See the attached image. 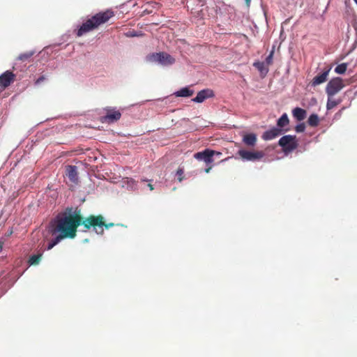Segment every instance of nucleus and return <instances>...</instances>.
<instances>
[{
  "label": "nucleus",
  "instance_id": "nucleus-16",
  "mask_svg": "<svg viewBox=\"0 0 357 357\" xmlns=\"http://www.w3.org/2000/svg\"><path fill=\"white\" fill-rule=\"evenodd\" d=\"M243 142L247 146H253L257 142L256 135L253 133L247 134L243 136Z\"/></svg>",
  "mask_w": 357,
  "mask_h": 357
},
{
  "label": "nucleus",
  "instance_id": "nucleus-2",
  "mask_svg": "<svg viewBox=\"0 0 357 357\" xmlns=\"http://www.w3.org/2000/svg\"><path fill=\"white\" fill-rule=\"evenodd\" d=\"M114 16L111 10L100 12L86 20L77 29V36L80 37L84 34L98 29L102 24L107 22Z\"/></svg>",
  "mask_w": 357,
  "mask_h": 357
},
{
  "label": "nucleus",
  "instance_id": "nucleus-14",
  "mask_svg": "<svg viewBox=\"0 0 357 357\" xmlns=\"http://www.w3.org/2000/svg\"><path fill=\"white\" fill-rule=\"evenodd\" d=\"M66 175L73 183H77L78 181L77 170L75 166L68 165L66 167Z\"/></svg>",
  "mask_w": 357,
  "mask_h": 357
},
{
  "label": "nucleus",
  "instance_id": "nucleus-1",
  "mask_svg": "<svg viewBox=\"0 0 357 357\" xmlns=\"http://www.w3.org/2000/svg\"><path fill=\"white\" fill-rule=\"evenodd\" d=\"M82 224L80 210H75L68 207L59 213L55 218L52 225V235L58 234L48 244L47 250H51L63 239L74 238L76 236L77 228Z\"/></svg>",
  "mask_w": 357,
  "mask_h": 357
},
{
  "label": "nucleus",
  "instance_id": "nucleus-10",
  "mask_svg": "<svg viewBox=\"0 0 357 357\" xmlns=\"http://www.w3.org/2000/svg\"><path fill=\"white\" fill-rule=\"evenodd\" d=\"M214 151L206 149L202 151L195 153L194 158L198 160H203L207 165H211L213 161Z\"/></svg>",
  "mask_w": 357,
  "mask_h": 357
},
{
  "label": "nucleus",
  "instance_id": "nucleus-23",
  "mask_svg": "<svg viewBox=\"0 0 357 357\" xmlns=\"http://www.w3.org/2000/svg\"><path fill=\"white\" fill-rule=\"evenodd\" d=\"M347 69V63H342L341 64L337 65L335 68V72L337 74H344Z\"/></svg>",
  "mask_w": 357,
  "mask_h": 357
},
{
  "label": "nucleus",
  "instance_id": "nucleus-5",
  "mask_svg": "<svg viewBox=\"0 0 357 357\" xmlns=\"http://www.w3.org/2000/svg\"><path fill=\"white\" fill-rule=\"evenodd\" d=\"M344 87L343 79L337 77L331 79L326 86V93L328 96H334Z\"/></svg>",
  "mask_w": 357,
  "mask_h": 357
},
{
  "label": "nucleus",
  "instance_id": "nucleus-4",
  "mask_svg": "<svg viewBox=\"0 0 357 357\" xmlns=\"http://www.w3.org/2000/svg\"><path fill=\"white\" fill-rule=\"evenodd\" d=\"M278 144L282 148V150L285 153L293 151L298 145L296 137L295 135H290L282 137L278 142Z\"/></svg>",
  "mask_w": 357,
  "mask_h": 357
},
{
  "label": "nucleus",
  "instance_id": "nucleus-34",
  "mask_svg": "<svg viewBox=\"0 0 357 357\" xmlns=\"http://www.w3.org/2000/svg\"><path fill=\"white\" fill-rule=\"evenodd\" d=\"M2 250V246L0 245V252Z\"/></svg>",
  "mask_w": 357,
  "mask_h": 357
},
{
  "label": "nucleus",
  "instance_id": "nucleus-8",
  "mask_svg": "<svg viewBox=\"0 0 357 357\" xmlns=\"http://www.w3.org/2000/svg\"><path fill=\"white\" fill-rule=\"evenodd\" d=\"M16 75L10 70H6L0 75V93L15 80Z\"/></svg>",
  "mask_w": 357,
  "mask_h": 357
},
{
  "label": "nucleus",
  "instance_id": "nucleus-22",
  "mask_svg": "<svg viewBox=\"0 0 357 357\" xmlns=\"http://www.w3.org/2000/svg\"><path fill=\"white\" fill-rule=\"evenodd\" d=\"M42 257V254L33 255L30 257L29 263L30 265H37L39 264Z\"/></svg>",
  "mask_w": 357,
  "mask_h": 357
},
{
  "label": "nucleus",
  "instance_id": "nucleus-15",
  "mask_svg": "<svg viewBox=\"0 0 357 357\" xmlns=\"http://www.w3.org/2000/svg\"><path fill=\"white\" fill-rule=\"evenodd\" d=\"M293 116L298 121H301L306 118L307 112L301 107H296L292 110Z\"/></svg>",
  "mask_w": 357,
  "mask_h": 357
},
{
  "label": "nucleus",
  "instance_id": "nucleus-27",
  "mask_svg": "<svg viewBox=\"0 0 357 357\" xmlns=\"http://www.w3.org/2000/svg\"><path fill=\"white\" fill-rule=\"evenodd\" d=\"M274 52L271 51L269 55L266 59V63L267 66L271 65L273 63V57Z\"/></svg>",
  "mask_w": 357,
  "mask_h": 357
},
{
  "label": "nucleus",
  "instance_id": "nucleus-3",
  "mask_svg": "<svg viewBox=\"0 0 357 357\" xmlns=\"http://www.w3.org/2000/svg\"><path fill=\"white\" fill-rule=\"evenodd\" d=\"M85 231L93 230L98 235H103L104 228L108 229L115 225L114 223L110 222L107 223L105 218L102 215H90L86 218L82 216V224Z\"/></svg>",
  "mask_w": 357,
  "mask_h": 357
},
{
  "label": "nucleus",
  "instance_id": "nucleus-35",
  "mask_svg": "<svg viewBox=\"0 0 357 357\" xmlns=\"http://www.w3.org/2000/svg\"><path fill=\"white\" fill-rule=\"evenodd\" d=\"M147 180L146 179H143L142 181L144 182V181H146Z\"/></svg>",
  "mask_w": 357,
  "mask_h": 357
},
{
  "label": "nucleus",
  "instance_id": "nucleus-7",
  "mask_svg": "<svg viewBox=\"0 0 357 357\" xmlns=\"http://www.w3.org/2000/svg\"><path fill=\"white\" fill-rule=\"evenodd\" d=\"M150 60L158 62L162 65H171L174 63V59L167 53L159 52L150 56Z\"/></svg>",
  "mask_w": 357,
  "mask_h": 357
},
{
  "label": "nucleus",
  "instance_id": "nucleus-13",
  "mask_svg": "<svg viewBox=\"0 0 357 357\" xmlns=\"http://www.w3.org/2000/svg\"><path fill=\"white\" fill-rule=\"evenodd\" d=\"M282 130L273 127L268 130L264 132L262 135V139L264 140H271L282 134Z\"/></svg>",
  "mask_w": 357,
  "mask_h": 357
},
{
  "label": "nucleus",
  "instance_id": "nucleus-18",
  "mask_svg": "<svg viewBox=\"0 0 357 357\" xmlns=\"http://www.w3.org/2000/svg\"><path fill=\"white\" fill-rule=\"evenodd\" d=\"M289 123V120L288 116L286 113H284L278 120L277 126L279 128H284L287 126Z\"/></svg>",
  "mask_w": 357,
  "mask_h": 357
},
{
  "label": "nucleus",
  "instance_id": "nucleus-28",
  "mask_svg": "<svg viewBox=\"0 0 357 357\" xmlns=\"http://www.w3.org/2000/svg\"><path fill=\"white\" fill-rule=\"evenodd\" d=\"M45 79H46V78H45V77L44 75H42V76H40V77H38V78L36 80L35 84H36V85H38V84H40L41 82H43V81H45Z\"/></svg>",
  "mask_w": 357,
  "mask_h": 357
},
{
  "label": "nucleus",
  "instance_id": "nucleus-19",
  "mask_svg": "<svg viewBox=\"0 0 357 357\" xmlns=\"http://www.w3.org/2000/svg\"><path fill=\"white\" fill-rule=\"evenodd\" d=\"M341 102V100H336L333 96H328L326 108L328 110L332 109Z\"/></svg>",
  "mask_w": 357,
  "mask_h": 357
},
{
  "label": "nucleus",
  "instance_id": "nucleus-12",
  "mask_svg": "<svg viewBox=\"0 0 357 357\" xmlns=\"http://www.w3.org/2000/svg\"><path fill=\"white\" fill-rule=\"evenodd\" d=\"M213 96H214L213 91L211 89H206L199 91L196 97L194 98L192 100L193 102L200 103L204 102L206 98H211Z\"/></svg>",
  "mask_w": 357,
  "mask_h": 357
},
{
  "label": "nucleus",
  "instance_id": "nucleus-25",
  "mask_svg": "<svg viewBox=\"0 0 357 357\" xmlns=\"http://www.w3.org/2000/svg\"><path fill=\"white\" fill-rule=\"evenodd\" d=\"M305 130V125L304 123H299L298 124L296 127H295V130L297 132H304Z\"/></svg>",
  "mask_w": 357,
  "mask_h": 357
},
{
  "label": "nucleus",
  "instance_id": "nucleus-29",
  "mask_svg": "<svg viewBox=\"0 0 357 357\" xmlns=\"http://www.w3.org/2000/svg\"><path fill=\"white\" fill-rule=\"evenodd\" d=\"M212 169V166L211 165H209L206 169H205V172L206 173H209L210 171Z\"/></svg>",
  "mask_w": 357,
  "mask_h": 357
},
{
  "label": "nucleus",
  "instance_id": "nucleus-6",
  "mask_svg": "<svg viewBox=\"0 0 357 357\" xmlns=\"http://www.w3.org/2000/svg\"><path fill=\"white\" fill-rule=\"evenodd\" d=\"M238 154L242 160L246 161H259L265 155L262 151H250L243 149L239 150Z\"/></svg>",
  "mask_w": 357,
  "mask_h": 357
},
{
  "label": "nucleus",
  "instance_id": "nucleus-31",
  "mask_svg": "<svg viewBox=\"0 0 357 357\" xmlns=\"http://www.w3.org/2000/svg\"><path fill=\"white\" fill-rule=\"evenodd\" d=\"M148 187L149 188V189H150L151 190H153L154 189V188H153V185H152V184H151V183L148 184Z\"/></svg>",
  "mask_w": 357,
  "mask_h": 357
},
{
  "label": "nucleus",
  "instance_id": "nucleus-26",
  "mask_svg": "<svg viewBox=\"0 0 357 357\" xmlns=\"http://www.w3.org/2000/svg\"><path fill=\"white\" fill-rule=\"evenodd\" d=\"M184 171L182 168H178L176 171V175L178 176V181H182L183 179Z\"/></svg>",
  "mask_w": 357,
  "mask_h": 357
},
{
  "label": "nucleus",
  "instance_id": "nucleus-9",
  "mask_svg": "<svg viewBox=\"0 0 357 357\" xmlns=\"http://www.w3.org/2000/svg\"><path fill=\"white\" fill-rule=\"evenodd\" d=\"M121 117V113L114 108L106 109V115L101 117L102 123H112L117 121Z\"/></svg>",
  "mask_w": 357,
  "mask_h": 357
},
{
  "label": "nucleus",
  "instance_id": "nucleus-33",
  "mask_svg": "<svg viewBox=\"0 0 357 357\" xmlns=\"http://www.w3.org/2000/svg\"><path fill=\"white\" fill-rule=\"evenodd\" d=\"M202 2V6L204 5V1H200Z\"/></svg>",
  "mask_w": 357,
  "mask_h": 357
},
{
  "label": "nucleus",
  "instance_id": "nucleus-21",
  "mask_svg": "<svg viewBox=\"0 0 357 357\" xmlns=\"http://www.w3.org/2000/svg\"><path fill=\"white\" fill-rule=\"evenodd\" d=\"M33 54H34L33 51H29V52H26L24 53H22L18 56L17 59L20 61L24 62V61H29L32 57V56Z\"/></svg>",
  "mask_w": 357,
  "mask_h": 357
},
{
  "label": "nucleus",
  "instance_id": "nucleus-30",
  "mask_svg": "<svg viewBox=\"0 0 357 357\" xmlns=\"http://www.w3.org/2000/svg\"><path fill=\"white\" fill-rule=\"evenodd\" d=\"M214 156H220L222 155V153L219 151H214Z\"/></svg>",
  "mask_w": 357,
  "mask_h": 357
},
{
  "label": "nucleus",
  "instance_id": "nucleus-32",
  "mask_svg": "<svg viewBox=\"0 0 357 357\" xmlns=\"http://www.w3.org/2000/svg\"><path fill=\"white\" fill-rule=\"evenodd\" d=\"M250 2H251V0H245L246 5L248 6H250Z\"/></svg>",
  "mask_w": 357,
  "mask_h": 357
},
{
  "label": "nucleus",
  "instance_id": "nucleus-24",
  "mask_svg": "<svg viewBox=\"0 0 357 357\" xmlns=\"http://www.w3.org/2000/svg\"><path fill=\"white\" fill-rule=\"evenodd\" d=\"M253 66L261 73L264 71L268 72V68L265 67V63L264 62H255Z\"/></svg>",
  "mask_w": 357,
  "mask_h": 357
},
{
  "label": "nucleus",
  "instance_id": "nucleus-17",
  "mask_svg": "<svg viewBox=\"0 0 357 357\" xmlns=\"http://www.w3.org/2000/svg\"><path fill=\"white\" fill-rule=\"evenodd\" d=\"M194 91L190 89L188 87H184L179 91L174 93L176 97H190L193 95Z\"/></svg>",
  "mask_w": 357,
  "mask_h": 357
},
{
  "label": "nucleus",
  "instance_id": "nucleus-20",
  "mask_svg": "<svg viewBox=\"0 0 357 357\" xmlns=\"http://www.w3.org/2000/svg\"><path fill=\"white\" fill-rule=\"evenodd\" d=\"M319 122V116L316 114H311L307 120V123L312 127H316L318 126Z\"/></svg>",
  "mask_w": 357,
  "mask_h": 357
},
{
  "label": "nucleus",
  "instance_id": "nucleus-36",
  "mask_svg": "<svg viewBox=\"0 0 357 357\" xmlns=\"http://www.w3.org/2000/svg\"><path fill=\"white\" fill-rule=\"evenodd\" d=\"M354 1L357 4V0H354Z\"/></svg>",
  "mask_w": 357,
  "mask_h": 357
},
{
  "label": "nucleus",
  "instance_id": "nucleus-11",
  "mask_svg": "<svg viewBox=\"0 0 357 357\" xmlns=\"http://www.w3.org/2000/svg\"><path fill=\"white\" fill-rule=\"evenodd\" d=\"M331 70V67L325 68L321 73L318 74L312 79L310 83V86L314 87L326 82Z\"/></svg>",
  "mask_w": 357,
  "mask_h": 357
}]
</instances>
